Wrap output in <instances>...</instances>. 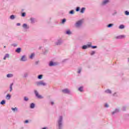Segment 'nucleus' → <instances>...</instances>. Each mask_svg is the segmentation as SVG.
<instances>
[{
	"mask_svg": "<svg viewBox=\"0 0 129 129\" xmlns=\"http://www.w3.org/2000/svg\"><path fill=\"white\" fill-rule=\"evenodd\" d=\"M63 126H64V117L60 115L57 117L56 127V129H63Z\"/></svg>",
	"mask_w": 129,
	"mask_h": 129,
	"instance_id": "f257e3e1",
	"label": "nucleus"
},
{
	"mask_svg": "<svg viewBox=\"0 0 129 129\" xmlns=\"http://www.w3.org/2000/svg\"><path fill=\"white\" fill-rule=\"evenodd\" d=\"M35 85H36L37 87L43 86V87H45L47 86V83H46V82H45L44 80H41L36 82Z\"/></svg>",
	"mask_w": 129,
	"mask_h": 129,
	"instance_id": "f03ea898",
	"label": "nucleus"
},
{
	"mask_svg": "<svg viewBox=\"0 0 129 129\" xmlns=\"http://www.w3.org/2000/svg\"><path fill=\"white\" fill-rule=\"evenodd\" d=\"M83 23V21H82V20H79L75 23L74 26L77 29H79L81 28Z\"/></svg>",
	"mask_w": 129,
	"mask_h": 129,
	"instance_id": "7ed1b4c3",
	"label": "nucleus"
},
{
	"mask_svg": "<svg viewBox=\"0 0 129 129\" xmlns=\"http://www.w3.org/2000/svg\"><path fill=\"white\" fill-rule=\"evenodd\" d=\"M61 92L64 94H71V91L68 88H65L61 90Z\"/></svg>",
	"mask_w": 129,
	"mask_h": 129,
	"instance_id": "20e7f679",
	"label": "nucleus"
},
{
	"mask_svg": "<svg viewBox=\"0 0 129 129\" xmlns=\"http://www.w3.org/2000/svg\"><path fill=\"white\" fill-rule=\"evenodd\" d=\"M63 44V40L61 39H57L55 43H54V45L55 46H61Z\"/></svg>",
	"mask_w": 129,
	"mask_h": 129,
	"instance_id": "39448f33",
	"label": "nucleus"
},
{
	"mask_svg": "<svg viewBox=\"0 0 129 129\" xmlns=\"http://www.w3.org/2000/svg\"><path fill=\"white\" fill-rule=\"evenodd\" d=\"M34 94L35 95V96L37 98H39L40 99H43V98H44V97L42 96V95H40L39 94V92H38V91L35 90L34 91Z\"/></svg>",
	"mask_w": 129,
	"mask_h": 129,
	"instance_id": "423d86ee",
	"label": "nucleus"
},
{
	"mask_svg": "<svg viewBox=\"0 0 129 129\" xmlns=\"http://www.w3.org/2000/svg\"><path fill=\"white\" fill-rule=\"evenodd\" d=\"M22 28H23L25 31H28V30L30 29V26L28 25V24L25 23L23 24Z\"/></svg>",
	"mask_w": 129,
	"mask_h": 129,
	"instance_id": "0eeeda50",
	"label": "nucleus"
},
{
	"mask_svg": "<svg viewBox=\"0 0 129 129\" xmlns=\"http://www.w3.org/2000/svg\"><path fill=\"white\" fill-rule=\"evenodd\" d=\"M20 61H22V62H26V61H28V58H27V56L25 55H22L20 59Z\"/></svg>",
	"mask_w": 129,
	"mask_h": 129,
	"instance_id": "6e6552de",
	"label": "nucleus"
},
{
	"mask_svg": "<svg viewBox=\"0 0 129 129\" xmlns=\"http://www.w3.org/2000/svg\"><path fill=\"white\" fill-rule=\"evenodd\" d=\"M125 35H118L116 36V39H118V40H120L121 39H124V38H125Z\"/></svg>",
	"mask_w": 129,
	"mask_h": 129,
	"instance_id": "1a4fd4ad",
	"label": "nucleus"
},
{
	"mask_svg": "<svg viewBox=\"0 0 129 129\" xmlns=\"http://www.w3.org/2000/svg\"><path fill=\"white\" fill-rule=\"evenodd\" d=\"M90 47H91V44H88V45H83L82 46V49H83V50H86V49L87 48H90Z\"/></svg>",
	"mask_w": 129,
	"mask_h": 129,
	"instance_id": "9d476101",
	"label": "nucleus"
},
{
	"mask_svg": "<svg viewBox=\"0 0 129 129\" xmlns=\"http://www.w3.org/2000/svg\"><path fill=\"white\" fill-rule=\"evenodd\" d=\"M78 90L80 92H83V91H84V87L81 86V87H79L78 89Z\"/></svg>",
	"mask_w": 129,
	"mask_h": 129,
	"instance_id": "9b49d317",
	"label": "nucleus"
},
{
	"mask_svg": "<svg viewBox=\"0 0 129 129\" xmlns=\"http://www.w3.org/2000/svg\"><path fill=\"white\" fill-rule=\"evenodd\" d=\"M109 2V0H104L102 3V6H105Z\"/></svg>",
	"mask_w": 129,
	"mask_h": 129,
	"instance_id": "f8f14e48",
	"label": "nucleus"
},
{
	"mask_svg": "<svg viewBox=\"0 0 129 129\" xmlns=\"http://www.w3.org/2000/svg\"><path fill=\"white\" fill-rule=\"evenodd\" d=\"M48 65L50 67H52L53 66H56V63L51 61L49 62Z\"/></svg>",
	"mask_w": 129,
	"mask_h": 129,
	"instance_id": "ddd939ff",
	"label": "nucleus"
},
{
	"mask_svg": "<svg viewBox=\"0 0 129 129\" xmlns=\"http://www.w3.org/2000/svg\"><path fill=\"white\" fill-rule=\"evenodd\" d=\"M11 110L12 111H13V112H18V111H19V109H18L17 107H15V108H11Z\"/></svg>",
	"mask_w": 129,
	"mask_h": 129,
	"instance_id": "4468645a",
	"label": "nucleus"
},
{
	"mask_svg": "<svg viewBox=\"0 0 129 129\" xmlns=\"http://www.w3.org/2000/svg\"><path fill=\"white\" fill-rule=\"evenodd\" d=\"M66 34L70 36V35H72V32L71 31V30L68 29L66 32Z\"/></svg>",
	"mask_w": 129,
	"mask_h": 129,
	"instance_id": "2eb2a0df",
	"label": "nucleus"
},
{
	"mask_svg": "<svg viewBox=\"0 0 129 129\" xmlns=\"http://www.w3.org/2000/svg\"><path fill=\"white\" fill-rule=\"evenodd\" d=\"M29 77V72H25L23 74V78H27Z\"/></svg>",
	"mask_w": 129,
	"mask_h": 129,
	"instance_id": "dca6fc26",
	"label": "nucleus"
},
{
	"mask_svg": "<svg viewBox=\"0 0 129 129\" xmlns=\"http://www.w3.org/2000/svg\"><path fill=\"white\" fill-rule=\"evenodd\" d=\"M15 52H16V53H21V52H22V48H21V47L17 48L15 50Z\"/></svg>",
	"mask_w": 129,
	"mask_h": 129,
	"instance_id": "f3484780",
	"label": "nucleus"
},
{
	"mask_svg": "<svg viewBox=\"0 0 129 129\" xmlns=\"http://www.w3.org/2000/svg\"><path fill=\"white\" fill-rule=\"evenodd\" d=\"M86 10V8L83 7L82 8V9H81L80 13H81V14H84V12H85V10Z\"/></svg>",
	"mask_w": 129,
	"mask_h": 129,
	"instance_id": "a211bd4d",
	"label": "nucleus"
},
{
	"mask_svg": "<svg viewBox=\"0 0 129 129\" xmlns=\"http://www.w3.org/2000/svg\"><path fill=\"white\" fill-rule=\"evenodd\" d=\"M105 93H107V94H111V93H112V92L111 91V90H109V89H107L105 91Z\"/></svg>",
	"mask_w": 129,
	"mask_h": 129,
	"instance_id": "6ab92c4d",
	"label": "nucleus"
},
{
	"mask_svg": "<svg viewBox=\"0 0 129 129\" xmlns=\"http://www.w3.org/2000/svg\"><path fill=\"white\" fill-rule=\"evenodd\" d=\"M7 78H12V77H14V74H8L7 75Z\"/></svg>",
	"mask_w": 129,
	"mask_h": 129,
	"instance_id": "aec40b11",
	"label": "nucleus"
},
{
	"mask_svg": "<svg viewBox=\"0 0 129 129\" xmlns=\"http://www.w3.org/2000/svg\"><path fill=\"white\" fill-rule=\"evenodd\" d=\"M12 97V96H11V95L10 94H8L6 95V99H7L8 100H10V99H11V98Z\"/></svg>",
	"mask_w": 129,
	"mask_h": 129,
	"instance_id": "412c9836",
	"label": "nucleus"
},
{
	"mask_svg": "<svg viewBox=\"0 0 129 129\" xmlns=\"http://www.w3.org/2000/svg\"><path fill=\"white\" fill-rule=\"evenodd\" d=\"M14 85V83H12L10 86V92H12L13 91V86Z\"/></svg>",
	"mask_w": 129,
	"mask_h": 129,
	"instance_id": "4be33fe9",
	"label": "nucleus"
},
{
	"mask_svg": "<svg viewBox=\"0 0 129 129\" xmlns=\"http://www.w3.org/2000/svg\"><path fill=\"white\" fill-rule=\"evenodd\" d=\"M30 108L32 109L35 108V104L34 103L30 104Z\"/></svg>",
	"mask_w": 129,
	"mask_h": 129,
	"instance_id": "5701e85b",
	"label": "nucleus"
},
{
	"mask_svg": "<svg viewBox=\"0 0 129 129\" xmlns=\"http://www.w3.org/2000/svg\"><path fill=\"white\" fill-rule=\"evenodd\" d=\"M30 21H31V24H34V23H35L36 22L35 18H30Z\"/></svg>",
	"mask_w": 129,
	"mask_h": 129,
	"instance_id": "b1692460",
	"label": "nucleus"
},
{
	"mask_svg": "<svg viewBox=\"0 0 129 129\" xmlns=\"http://www.w3.org/2000/svg\"><path fill=\"white\" fill-rule=\"evenodd\" d=\"M10 20H15L16 19V16L12 15L10 17Z\"/></svg>",
	"mask_w": 129,
	"mask_h": 129,
	"instance_id": "393cba45",
	"label": "nucleus"
},
{
	"mask_svg": "<svg viewBox=\"0 0 129 129\" xmlns=\"http://www.w3.org/2000/svg\"><path fill=\"white\" fill-rule=\"evenodd\" d=\"M81 71H82V68H79L77 71L78 74H80V73H81Z\"/></svg>",
	"mask_w": 129,
	"mask_h": 129,
	"instance_id": "a878e982",
	"label": "nucleus"
},
{
	"mask_svg": "<svg viewBox=\"0 0 129 129\" xmlns=\"http://www.w3.org/2000/svg\"><path fill=\"white\" fill-rule=\"evenodd\" d=\"M35 57V53H32L30 56L29 58L30 59H33Z\"/></svg>",
	"mask_w": 129,
	"mask_h": 129,
	"instance_id": "bb28decb",
	"label": "nucleus"
},
{
	"mask_svg": "<svg viewBox=\"0 0 129 129\" xmlns=\"http://www.w3.org/2000/svg\"><path fill=\"white\" fill-rule=\"evenodd\" d=\"M95 53H96V52H95V51H92L90 53V55H91V56H93V55H94L95 54Z\"/></svg>",
	"mask_w": 129,
	"mask_h": 129,
	"instance_id": "cd10ccee",
	"label": "nucleus"
},
{
	"mask_svg": "<svg viewBox=\"0 0 129 129\" xmlns=\"http://www.w3.org/2000/svg\"><path fill=\"white\" fill-rule=\"evenodd\" d=\"M119 29H124V25H120L119 26Z\"/></svg>",
	"mask_w": 129,
	"mask_h": 129,
	"instance_id": "c85d7f7f",
	"label": "nucleus"
},
{
	"mask_svg": "<svg viewBox=\"0 0 129 129\" xmlns=\"http://www.w3.org/2000/svg\"><path fill=\"white\" fill-rule=\"evenodd\" d=\"M122 110L123 111H125V110H126V106H124L122 107Z\"/></svg>",
	"mask_w": 129,
	"mask_h": 129,
	"instance_id": "c756f323",
	"label": "nucleus"
},
{
	"mask_svg": "<svg viewBox=\"0 0 129 129\" xmlns=\"http://www.w3.org/2000/svg\"><path fill=\"white\" fill-rule=\"evenodd\" d=\"M114 25L112 23H111V24H109L107 25V27L108 28H111V27H113V26Z\"/></svg>",
	"mask_w": 129,
	"mask_h": 129,
	"instance_id": "7c9ffc66",
	"label": "nucleus"
},
{
	"mask_svg": "<svg viewBox=\"0 0 129 129\" xmlns=\"http://www.w3.org/2000/svg\"><path fill=\"white\" fill-rule=\"evenodd\" d=\"M37 78L38 79H42V78H43V75H40L38 76Z\"/></svg>",
	"mask_w": 129,
	"mask_h": 129,
	"instance_id": "2f4dec72",
	"label": "nucleus"
},
{
	"mask_svg": "<svg viewBox=\"0 0 129 129\" xmlns=\"http://www.w3.org/2000/svg\"><path fill=\"white\" fill-rule=\"evenodd\" d=\"M1 104H2V105H4V104H5L6 103V101L5 100H2L1 102Z\"/></svg>",
	"mask_w": 129,
	"mask_h": 129,
	"instance_id": "473e14b6",
	"label": "nucleus"
},
{
	"mask_svg": "<svg viewBox=\"0 0 129 129\" xmlns=\"http://www.w3.org/2000/svg\"><path fill=\"white\" fill-rule=\"evenodd\" d=\"M80 11V7H77L76 9V12H79Z\"/></svg>",
	"mask_w": 129,
	"mask_h": 129,
	"instance_id": "72a5a7b5",
	"label": "nucleus"
},
{
	"mask_svg": "<svg viewBox=\"0 0 129 129\" xmlns=\"http://www.w3.org/2000/svg\"><path fill=\"white\" fill-rule=\"evenodd\" d=\"M69 14L71 15H74V10H71L70 11Z\"/></svg>",
	"mask_w": 129,
	"mask_h": 129,
	"instance_id": "f704fd0d",
	"label": "nucleus"
},
{
	"mask_svg": "<svg viewBox=\"0 0 129 129\" xmlns=\"http://www.w3.org/2000/svg\"><path fill=\"white\" fill-rule=\"evenodd\" d=\"M24 101H28L29 100V98H28V97H24Z\"/></svg>",
	"mask_w": 129,
	"mask_h": 129,
	"instance_id": "c9c22d12",
	"label": "nucleus"
},
{
	"mask_svg": "<svg viewBox=\"0 0 129 129\" xmlns=\"http://www.w3.org/2000/svg\"><path fill=\"white\" fill-rule=\"evenodd\" d=\"M90 47L92 48V49H96V48H97V46H92L91 45Z\"/></svg>",
	"mask_w": 129,
	"mask_h": 129,
	"instance_id": "e433bc0d",
	"label": "nucleus"
},
{
	"mask_svg": "<svg viewBox=\"0 0 129 129\" xmlns=\"http://www.w3.org/2000/svg\"><path fill=\"white\" fill-rule=\"evenodd\" d=\"M125 15L126 16H129V12L127 11H125Z\"/></svg>",
	"mask_w": 129,
	"mask_h": 129,
	"instance_id": "4c0bfd02",
	"label": "nucleus"
},
{
	"mask_svg": "<svg viewBox=\"0 0 129 129\" xmlns=\"http://www.w3.org/2000/svg\"><path fill=\"white\" fill-rule=\"evenodd\" d=\"M21 16H22V17H26V13H25V12L22 13Z\"/></svg>",
	"mask_w": 129,
	"mask_h": 129,
	"instance_id": "58836bf2",
	"label": "nucleus"
},
{
	"mask_svg": "<svg viewBox=\"0 0 129 129\" xmlns=\"http://www.w3.org/2000/svg\"><path fill=\"white\" fill-rule=\"evenodd\" d=\"M68 61V58L67 59H64L63 60H62V63H65V62Z\"/></svg>",
	"mask_w": 129,
	"mask_h": 129,
	"instance_id": "ea45409f",
	"label": "nucleus"
},
{
	"mask_svg": "<svg viewBox=\"0 0 129 129\" xmlns=\"http://www.w3.org/2000/svg\"><path fill=\"white\" fill-rule=\"evenodd\" d=\"M114 111L116 112V113H117V112H119V108H116L114 110Z\"/></svg>",
	"mask_w": 129,
	"mask_h": 129,
	"instance_id": "a19ab883",
	"label": "nucleus"
},
{
	"mask_svg": "<svg viewBox=\"0 0 129 129\" xmlns=\"http://www.w3.org/2000/svg\"><path fill=\"white\" fill-rule=\"evenodd\" d=\"M113 96L117 97V93H114L112 94Z\"/></svg>",
	"mask_w": 129,
	"mask_h": 129,
	"instance_id": "79ce46f5",
	"label": "nucleus"
},
{
	"mask_svg": "<svg viewBox=\"0 0 129 129\" xmlns=\"http://www.w3.org/2000/svg\"><path fill=\"white\" fill-rule=\"evenodd\" d=\"M66 22V19H63L62 20V24H64L65 22Z\"/></svg>",
	"mask_w": 129,
	"mask_h": 129,
	"instance_id": "37998d69",
	"label": "nucleus"
},
{
	"mask_svg": "<svg viewBox=\"0 0 129 129\" xmlns=\"http://www.w3.org/2000/svg\"><path fill=\"white\" fill-rule=\"evenodd\" d=\"M104 106L105 107H106V108H108L109 107V106L108 105V104L107 103L105 104Z\"/></svg>",
	"mask_w": 129,
	"mask_h": 129,
	"instance_id": "c03bdc74",
	"label": "nucleus"
},
{
	"mask_svg": "<svg viewBox=\"0 0 129 129\" xmlns=\"http://www.w3.org/2000/svg\"><path fill=\"white\" fill-rule=\"evenodd\" d=\"M115 113H116V112L114 110L113 112H112V115H114V114H115Z\"/></svg>",
	"mask_w": 129,
	"mask_h": 129,
	"instance_id": "a18cd8bd",
	"label": "nucleus"
},
{
	"mask_svg": "<svg viewBox=\"0 0 129 129\" xmlns=\"http://www.w3.org/2000/svg\"><path fill=\"white\" fill-rule=\"evenodd\" d=\"M5 56L7 57V58H9V57H10V54H6V55H5Z\"/></svg>",
	"mask_w": 129,
	"mask_h": 129,
	"instance_id": "49530a36",
	"label": "nucleus"
},
{
	"mask_svg": "<svg viewBox=\"0 0 129 129\" xmlns=\"http://www.w3.org/2000/svg\"><path fill=\"white\" fill-rule=\"evenodd\" d=\"M116 11H115L113 14H112V16H114L115 15H116Z\"/></svg>",
	"mask_w": 129,
	"mask_h": 129,
	"instance_id": "de8ad7c7",
	"label": "nucleus"
},
{
	"mask_svg": "<svg viewBox=\"0 0 129 129\" xmlns=\"http://www.w3.org/2000/svg\"><path fill=\"white\" fill-rule=\"evenodd\" d=\"M24 122H25V123H29V120H26Z\"/></svg>",
	"mask_w": 129,
	"mask_h": 129,
	"instance_id": "09e8293b",
	"label": "nucleus"
},
{
	"mask_svg": "<svg viewBox=\"0 0 129 129\" xmlns=\"http://www.w3.org/2000/svg\"><path fill=\"white\" fill-rule=\"evenodd\" d=\"M12 45H13L14 47H17L18 46V44H13Z\"/></svg>",
	"mask_w": 129,
	"mask_h": 129,
	"instance_id": "8fccbe9b",
	"label": "nucleus"
},
{
	"mask_svg": "<svg viewBox=\"0 0 129 129\" xmlns=\"http://www.w3.org/2000/svg\"><path fill=\"white\" fill-rule=\"evenodd\" d=\"M50 103H51V105H54V102H53V101H51V102H50Z\"/></svg>",
	"mask_w": 129,
	"mask_h": 129,
	"instance_id": "3c124183",
	"label": "nucleus"
},
{
	"mask_svg": "<svg viewBox=\"0 0 129 129\" xmlns=\"http://www.w3.org/2000/svg\"><path fill=\"white\" fill-rule=\"evenodd\" d=\"M17 26H21V23H17Z\"/></svg>",
	"mask_w": 129,
	"mask_h": 129,
	"instance_id": "603ef678",
	"label": "nucleus"
},
{
	"mask_svg": "<svg viewBox=\"0 0 129 129\" xmlns=\"http://www.w3.org/2000/svg\"><path fill=\"white\" fill-rule=\"evenodd\" d=\"M6 59H7V57L5 56L4 57V60H6Z\"/></svg>",
	"mask_w": 129,
	"mask_h": 129,
	"instance_id": "864d4df0",
	"label": "nucleus"
},
{
	"mask_svg": "<svg viewBox=\"0 0 129 129\" xmlns=\"http://www.w3.org/2000/svg\"><path fill=\"white\" fill-rule=\"evenodd\" d=\"M42 129H47V127H45L42 128Z\"/></svg>",
	"mask_w": 129,
	"mask_h": 129,
	"instance_id": "5fc2aeb1",
	"label": "nucleus"
},
{
	"mask_svg": "<svg viewBox=\"0 0 129 129\" xmlns=\"http://www.w3.org/2000/svg\"><path fill=\"white\" fill-rule=\"evenodd\" d=\"M43 54H46V53L45 52H43Z\"/></svg>",
	"mask_w": 129,
	"mask_h": 129,
	"instance_id": "6e6d98bb",
	"label": "nucleus"
},
{
	"mask_svg": "<svg viewBox=\"0 0 129 129\" xmlns=\"http://www.w3.org/2000/svg\"><path fill=\"white\" fill-rule=\"evenodd\" d=\"M41 48H42L41 47H39V49H41Z\"/></svg>",
	"mask_w": 129,
	"mask_h": 129,
	"instance_id": "4d7b16f0",
	"label": "nucleus"
},
{
	"mask_svg": "<svg viewBox=\"0 0 129 129\" xmlns=\"http://www.w3.org/2000/svg\"><path fill=\"white\" fill-rule=\"evenodd\" d=\"M4 48H6V46H4Z\"/></svg>",
	"mask_w": 129,
	"mask_h": 129,
	"instance_id": "13d9d810",
	"label": "nucleus"
},
{
	"mask_svg": "<svg viewBox=\"0 0 129 129\" xmlns=\"http://www.w3.org/2000/svg\"><path fill=\"white\" fill-rule=\"evenodd\" d=\"M6 1H9V0H6Z\"/></svg>",
	"mask_w": 129,
	"mask_h": 129,
	"instance_id": "bf43d9fd",
	"label": "nucleus"
}]
</instances>
